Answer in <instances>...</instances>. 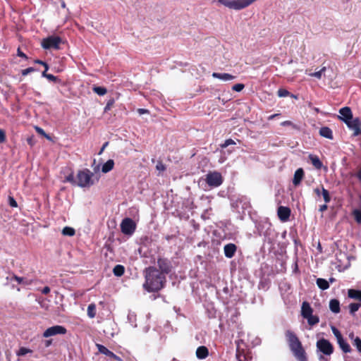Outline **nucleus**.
Returning <instances> with one entry per match:
<instances>
[{"instance_id":"obj_58","label":"nucleus","mask_w":361,"mask_h":361,"mask_svg":"<svg viewBox=\"0 0 361 361\" xmlns=\"http://www.w3.org/2000/svg\"><path fill=\"white\" fill-rule=\"evenodd\" d=\"M349 338H351V339H353V340H354V339H355V338H354V334H353V333H350V334H349Z\"/></svg>"},{"instance_id":"obj_10","label":"nucleus","mask_w":361,"mask_h":361,"mask_svg":"<svg viewBox=\"0 0 361 361\" xmlns=\"http://www.w3.org/2000/svg\"><path fill=\"white\" fill-rule=\"evenodd\" d=\"M66 329L63 326L56 325L47 329L43 333V337L49 338L59 334H65Z\"/></svg>"},{"instance_id":"obj_36","label":"nucleus","mask_w":361,"mask_h":361,"mask_svg":"<svg viewBox=\"0 0 361 361\" xmlns=\"http://www.w3.org/2000/svg\"><path fill=\"white\" fill-rule=\"evenodd\" d=\"M322 195L323 198L326 203H328L330 202L331 198H330L329 192L324 188H322Z\"/></svg>"},{"instance_id":"obj_59","label":"nucleus","mask_w":361,"mask_h":361,"mask_svg":"<svg viewBox=\"0 0 361 361\" xmlns=\"http://www.w3.org/2000/svg\"><path fill=\"white\" fill-rule=\"evenodd\" d=\"M357 177H358L359 180L361 181V170L358 172Z\"/></svg>"},{"instance_id":"obj_2","label":"nucleus","mask_w":361,"mask_h":361,"mask_svg":"<svg viewBox=\"0 0 361 361\" xmlns=\"http://www.w3.org/2000/svg\"><path fill=\"white\" fill-rule=\"evenodd\" d=\"M93 173L88 169L79 171L75 177L73 174L67 176L65 180L80 188L90 187L94 184Z\"/></svg>"},{"instance_id":"obj_46","label":"nucleus","mask_w":361,"mask_h":361,"mask_svg":"<svg viewBox=\"0 0 361 361\" xmlns=\"http://www.w3.org/2000/svg\"><path fill=\"white\" fill-rule=\"evenodd\" d=\"M9 204L13 207H17V203H16V200L11 197H9Z\"/></svg>"},{"instance_id":"obj_53","label":"nucleus","mask_w":361,"mask_h":361,"mask_svg":"<svg viewBox=\"0 0 361 361\" xmlns=\"http://www.w3.org/2000/svg\"><path fill=\"white\" fill-rule=\"evenodd\" d=\"M51 340H47L45 341V346L46 347H49L51 344Z\"/></svg>"},{"instance_id":"obj_47","label":"nucleus","mask_w":361,"mask_h":361,"mask_svg":"<svg viewBox=\"0 0 361 361\" xmlns=\"http://www.w3.org/2000/svg\"><path fill=\"white\" fill-rule=\"evenodd\" d=\"M137 112L140 115H142V114H149V111L147 109H137Z\"/></svg>"},{"instance_id":"obj_20","label":"nucleus","mask_w":361,"mask_h":361,"mask_svg":"<svg viewBox=\"0 0 361 361\" xmlns=\"http://www.w3.org/2000/svg\"><path fill=\"white\" fill-rule=\"evenodd\" d=\"M329 308L334 313H338L340 312V302L336 299H332L329 302Z\"/></svg>"},{"instance_id":"obj_6","label":"nucleus","mask_w":361,"mask_h":361,"mask_svg":"<svg viewBox=\"0 0 361 361\" xmlns=\"http://www.w3.org/2000/svg\"><path fill=\"white\" fill-rule=\"evenodd\" d=\"M205 180L210 187L216 188L222 184L223 177L218 171H211L206 175Z\"/></svg>"},{"instance_id":"obj_39","label":"nucleus","mask_w":361,"mask_h":361,"mask_svg":"<svg viewBox=\"0 0 361 361\" xmlns=\"http://www.w3.org/2000/svg\"><path fill=\"white\" fill-rule=\"evenodd\" d=\"M353 345L356 346L359 352H361V339L360 338H355Z\"/></svg>"},{"instance_id":"obj_43","label":"nucleus","mask_w":361,"mask_h":361,"mask_svg":"<svg viewBox=\"0 0 361 361\" xmlns=\"http://www.w3.org/2000/svg\"><path fill=\"white\" fill-rule=\"evenodd\" d=\"M35 71V69L32 67L30 68H27L26 69H24L22 71V74L23 75H27V74L32 73V72H34Z\"/></svg>"},{"instance_id":"obj_30","label":"nucleus","mask_w":361,"mask_h":361,"mask_svg":"<svg viewBox=\"0 0 361 361\" xmlns=\"http://www.w3.org/2000/svg\"><path fill=\"white\" fill-rule=\"evenodd\" d=\"M75 229L68 226L64 227L62 230V234L64 235L73 236L75 235Z\"/></svg>"},{"instance_id":"obj_16","label":"nucleus","mask_w":361,"mask_h":361,"mask_svg":"<svg viewBox=\"0 0 361 361\" xmlns=\"http://www.w3.org/2000/svg\"><path fill=\"white\" fill-rule=\"evenodd\" d=\"M304 177V171L302 169H297L294 173L293 183L296 186L298 185Z\"/></svg>"},{"instance_id":"obj_49","label":"nucleus","mask_w":361,"mask_h":361,"mask_svg":"<svg viewBox=\"0 0 361 361\" xmlns=\"http://www.w3.org/2000/svg\"><path fill=\"white\" fill-rule=\"evenodd\" d=\"M46 78L51 81H55L56 80V78L51 74H47V75H46Z\"/></svg>"},{"instance_id":"obj_8","label":"nucleus","mask_w":361,"mask_h":361,"mask_svg":"<svg viewBox=\"0 0 361 361\" xmlns=\"http://www.w3.org/2000/svg\"><path fill=\"white\" fill-rule=\"evenodd\" d=\"M317 348L326 355H331L334 351L332 344L324 338L319 339L317 342Z\"/></svg>"},{"instance_id":"obj_31","label":"nucleus","mask_w":361,"mask_h":361,"mask_svg":"<svg viewBox=\"0 0 361 361\" xmlns=\"http://www.w3.org/2000/svg\"><path fill=\"white\" fill-rule=\"evenodd\" d=\"M87 314L89 317L94 318L96 315V306L94 304H90L87 307Z\"/></svg>"},{"instance_id":"obj_62","label":"nucleus","mask_w":361,"mask_h":361,"mask_svg":"<svg viewBox=\"0 0 361 361\" xmlns=\"http://www.w3.org/2000/svg\"><path fill=\"white\" fill-rule=\"evenodd\" d=\"M237 358L238 359V361L243 360V358H241V356L240 355H237Z\"/></svg>"},{"instance_id":"obj_34","label":"nucleus","mask_w":361,"mask_h":361,"mask_svg":"<svg viewBox=\"0 0 361 361\" xmlns=\"http://www.w3.org/2000/svg\"><path fill=\"white\" fill-rule=\"evenodd\" d=\"M360 306H361V305L360 303L350 304V305H349L350 312L351 314H354L355 312H357L359 310Z\"/></svg>"},{"instance_id":"obj_26","label":"nucleus","mask_w":361,"mask_h":361,"mask_svg":"<svg viewBox=\"0 0 361 361\" xmlns=\"http://www.w3.org/2000/svg\"><path fill=\"white\" fill-rule=\"evenodd\" d=\"M317 285L322 290H326L329 287V282L324 279H317Z\"/></svg>"},{"instance_id":"obj_42","label":"nucleus","mask_w":361,"mask_h":361,"mask_svg":"<svg viewBox=\"0 0 361 361\" xmlns=\"http://www.w3.org/2000/svg\"><path fill=\"white\" fill-rule=\"evenodd\" d=\"M244 87L245 86L243 84L238 83L232 87V90L236 92H240L241 90H243Z\"/></svg>"},{"instance_id":"obj_44","label":"nucleus","mask_w":361,"mask_h":361,"mask_svg":"<svg viewBox=\"0 0 361 361\" xmlns=\"http://www.w3.org/2000/svg\"><path fill=\"white\" fill-rule=\"evenodd\" d=\"M235 142L231 139H228L225 141V142L222 145V147L225 148L231 145H234Z\"/></svg>"},{"instance_id":"obj_56","label":"nucleus","mask_w":361,"mask_h":361,"mask_svg":"<svg viewBox=\"0 0 361 361\" xmlns=\"http://www.w3.org/2000/svg\"><path fill=\"white\" fill-rule=\"evenodd\" d=\"M282 125L283 126L290 125V121H284L282 123Z\"/></svg>"},{"instance_id":"obj_5","label":"nucleus","mask_w":361,"mask_h":361,"mask_svg":"<svg viewBox=\"0 0 361 361\" xmlns=\"http://www.w3.org/2000/svg\"><path fill=\"white\" fill-rule=\"evenodd\" d=\"M313 310L310 304L307 302H303L301 307L302 316L307 320L310 325L313 326L317 324L319 321V317L312 314Z\"/></svg>"},{"instance_id":"obj_52","label":"nucleus","mask_w":361,"mask_h":361,"mask_svg":"<svg viewBox=\"0 0 361 361\" xmlns=\"http://www.w3.org/2000/svg\"><path fill=\"white\" fill-rule=\"evenodd\" d=\"M326 209H327V205H326V204H323V205H321V206L319 207V211H320V212H324V211H325Z\"/></svg>"},{"instance_id":"obj_41","label":"nucleus","mask_w":361,"mask_h":361,"mask_svg":"<svg viewBox=\"0 0 361 361\" xmlns=\"http://www.w3.org/2000/svg\"><path fill=\"white\" fill-rule=\"evenodd\" d=\"M354 217L357 222L361 224V211L360 210H355L353 212Z\"/></svg>"},{"instance_id":"obj_19","label":"nucleus","mask_w":361,"mask_h":361,"mask_svg":"<svg viewBox=\"0 0 361 361\" xmlns=\"http://www.w3.org/2000/svg\"><path fill=\"white\" fill-rule=\"evenodd\" d=\"M309 159L311 161L312 164L317 169H320L322 168L323 164L319 157L314 154H310Z\"/></svg>"},{"instance_id":"obj_50","label":"nucleus","mask_w":361,"mask_h":361,"mask_svg":"<svg viewBox=\"0 0 361 361\" xmlns=\"http://www.w3.org/2000/svg\"><path fill=\"white\" fill-rule=\"evenodd\" d=\"M18 56H20V57L25 58V59H26V58H27L26 55H25L24 53H23V52L20 50V49H18Z\"/></svg>"},{"instance_id":"obj_40","label":"nucleus","mask_w":361,"mask_h":361,"mask_svg":"<svg viewBox=\"0 0 361 361\" xmlns=\"http://www.w3.org/2000/svg\"><path fill=\"white\" fill-rule=\"evenodd\" d=\"M289 95V92L285 89H279L278 90V96L279 97H284Z\"/></svg>"},{"instance_id":"obj_7","label":"nucleus","mask_w":361,"mask_h":361,"mask_svg":"<svg viewBox=\"0 0 361 361\" xmlns=\"http://www.w3.org/2000/svg\"><path fill=\"white\" fill-rule=\"evenodd\" d=\"M61 42V39L56 36H51L44 39L42 41V47L44 49H59V44Z\"/></svg>"},{"instance_id":"obj_1","label":"nucleus","mask_w":361,"mask_h":361,"mask_svg":"<svg viewBox=\"0 0 361 361\" xmlns=\"http://www.w3.org/2000/svg\"><path fill=\"white\" fill-rule=\"evenodd\" d=\"M145 279L144 287L149 292L157 291L163 287L164 275L155 268L149 267L146 269Z\"/></svg>"},{"instance_id":"obj_12","label":"nucleus","mask_w":361,"mask_h":361,"mask_svg":"<svg viewBox=\"0 0 361 361\" xmlns=\"http://www.w3.org/2000/svg\"><path fill=\"white\" fill-rule=\"evenodd\" d=\"M96 347L97 348L98 351L100 353L105 355L109 357L114 358L118 361H121V358L119 357H118L116 355H115L113 352L110 351L105 346H104L101 344L97 343Z\"/></svg>"},{"instance_id":"obj_60","label":"nucleus","mask_w":361,"mask_h":361,"mask_svg":"<svg viewBox=\"0 0 361 361\" xmlns=\"http://www.w3.org/2000/svg\"><path fill=\"white\" fill-rule=\"evenodd\" d=\"M260 342L259 339V338H256V341H255V345H257L259 344Z\"/></svg>"},{"instance_id":"obj_17","label":"nucleus","mask_w":361,"mask_h":361,"mask_svg":"<svg viewBox=\"0 0 361 361\" xmlns=\"http://www.w3.org/2000/svg\"><path fill=\"white\" fill-rule=\"evenodd\" d=\"M209 351L205 346H200L196 350V356L199 359H204L208 356Z\"/></svg>"},{"instance_id":"obj_54","label":"nucleus","mask_w":361,"mask_h":361,"mask_svg":"<svg viewBox=\"0 0 361 361\" xmlns=\"http://www.w3.org/2000/svg\"><path fill=\"white\" fill-rule=\"evenodd\" d=\"M314 192L317 195H319L322 192V190H320L319 188H316L314 189Z\"/></svg>"},{"instance_id":"obj_18","label":"nucleus","mask_w":361,"mask_h":361,"mask_svg":"<svg viewBox=\"0 0 361 361\" xmlns=\"http://www.w3.org/2000/svg\"><path fill=\"white\" fill-rule=\"evenodd\" d=\"M236 247L233 244H228L224 247V254L227 257H232L235 252Z\"/></svg>"},{"instance_id":"obj_21","label":"nucleus","mask_w":361,"mask_h":361,"mask_svg":"<svg viewBox=\"0 0 361 361\" xmlns=\"http://www.w3.org/2000/svg\"><path fill=\"white\" fill-rule=\"evenodd\" d=\"M319 134L321 136L328 138L333 139V134L331 130L328 127H323L319 130Z\"/></svg>"},{"instance_id":"obj_55","label":"nucleus","mask_w":361,"mask_h":361,"mask_svg":"<svg viewBox=\"0 0 361 361\" xmlns=\"http://www.w3.org/2000/svg\"><path fill=\"white\" fill-rule=\"evenodd\" d=\"M279 116V114H276L271 115V116L268 118V119H269V120H272L274 118H275V117H276V116Z\"/></svg>"},{"instance_id":"obj_61","label":"nucleus","mask_w":361,"mask_h":361,"mask_svg":"<svg viewBox=\"0 0 361 361\" xmlns=\"http://www.w3.org/2000/svg\"><path fill=\"white\" fill-rule=\"evenodd\" d=\"M237 358L238 359V361L243 360V358H241V356L240 355H237Z\"/></svg>"},{"instance_id":"obj_45","label":"nucleus","mask_w":361,"mask_h":361,"mask_svg":"<svg viewBox=\"0 0 361 361\" xmlns=\"http://www.w3.org/2000/svg\"><path fill=\"white\" fill-rule=\"evenodd\" d=\"M6 140V135L3 130L0 129V143L4 142Z\"/></svg>"},{"instance_id":"obj_13","label":"nucleus","mask_w":361,"mask_h":361,"mask_svg":"<svg viewBox=\"0 0 361 361\" xmlns=\"http://www.w3.org/2000/svg\"><path fill=\"white\" fill-rule=\"evenodd\" d=\"M339 118L342 121H343L345 123L348 122V121L351 120L353 118V114L352 111L350 108L348 107H343L341 108L339 110Z\"/></svg>"},{"instance_id":"obj_14","label":"nucleus","mask_w":361,"mask_h":361,"mask_svg":"<svg viewBox=\"0 0 361 361\" xmlns=\"http://www.w3.org/2000/svg\"><path fill=\"white\" fill-rule=\"evenodd\" d=\"M290 214V210L288 207L281 206L278 209L279 218L282 221H286Z\"/></svg>"},{"instance_id":"obj_28","label":"nucleus","mask_w":361,"mask_h":361,"mask_svg":"<svg viewBox=\"0 0 361 361\" xmlns=\"http://www.w3.org/2000/svg\"><path fill=\"white\" fill-rule=\"evenodd\" d=\"M16 281L19 284H23V285H27L29 284L30 283L25 280L24 278L23 277H19V276H17L16 275H13L11 276V281Z\"/></svg>"},{"instance_id":"obj_9","label":"nucleus","mask_w":361,"mask_h":361,"mask_svg":"<svg viewBox=\"0 0 361 361\" xmlns=\"http://www.w3.org/2000/svg\"><path fill=\"white\" fill-rule=\"evenodd\" d=\"M135 222L129 218L123 219L121 224V231L126 235H132L135 230Z\"/></svg>"},{"instance_id":"obj_27","label":"nucleus","mask_w":361,"mask_h":361,"mask_svg":"<svg viewBox=\"0 0 361 361\" xmlns=\"http://www.w3.org/2000/svg\"><path fill=\"white\" fill-rule=\"evenodd\" d=\"M159 269L161 270V274L169 271V266L166 262L162 259L158 261Z\"/></svg>"},{"instance_id":"obj_23","label":"nucleus","mask_w":361,"mask_h":361,"mask_svg":"<svg viewBox=\"0 0 361 361\" xmlns=\"http://www.w3.org/2000/svg\"><path fill=\"white\" fill-rule=\"evenodd\" d=\"M339 347L344 353H350L351 350L349 344L343 338L337 341Z\"/></svg>"},{"instance_id":"obj_38","label":"nucleus","mask_w":361,"mask_h":361,"mask_svg":"<svg viewBox=\"0 0 361 361\" xmlns=\"http://www.w3.org/2000/svg\"><path fill=\"white\" fill-rule=\"evenodd\" d=\"M35 128L36 131H37L39 134H40V135H43V136H44V137H45L47 140H51L50 136H49V135H48L44 132V130L42 128H39V127H37V126H35Z\"/></svg>"},{"instance_id":"obj_63","label":"nucleus","mask_w":361,"mask_h":361,"mask_svg":"<svg viewBox=\"0 0 361 361\" xmlns=\"http://www.w3.org/2000/svg\"><path fill=\"white\" fill-rule=\"evenodd\" d=\"M61 6H62V7H65V3H64V2H63V3L61 4Z\"/></svg>"},{"instance_id":"obj_33","label":"nucleus","mask_w":361,"mask_h":361,"mask_svg":"<svg viewBox=\"0 0 361 361\" xmlns=\"http://www.w3.org/2000/svg\"><path fill=\"white\" fill-rule=\"evenodd\" d=\"M93 91L100 96L104 95L106 93V89L102 87H94Z\"/></svg>"},{"instance_id":"obj_37","label":"nucleus","mask_w":361,"mask_h":361,"mask_svg":"<svg viewBox=\"0 0 361 361\" xmlns=\"http://www.w3.org/2000/svg\"><path fill=\"white\" fill-rule=\"evenodd\" d=\"M35 63H39V64H43V66L44 67V71L42 73V76L46 78V75H47V71L49 69L48 65L46 63H44V62H43V61H42L40 60H36Z\"/></svg>"},{"instance_id":"obj_25","label":"nucleus","mask_w":361,"mask_h":361,"mask_svg":"<svg viewBox=\"0 0 361 361\" xmlns=\"http://www.w3.org/2000/svg\"><path fill=\"white\" fill-rule=\"evenodd\" d=\"M348 295L350 298L361 300V290L349 289Z\"/></svg>"},{"instance_id":"obj_57","label":"nucleus","mask_w":361,"mask_h":361,"mask_svg":"<svg viewBox=\"0 0 361 361\" xmlns=\"http://www.w3.org/2000/svg\"><path fill=\"white\" fill-rule=\"evenodd\" d=\"M108 145V143H107V142H106V143L103 145V147H102V149H101V151H100V153H102V151L104 149V148L106 147V145Z\"/></svg>"},{"instance_id":"obj_48","label":"nucleus","mask_w":361,"mask_h":361,"mask_svg":"<svg viewBox=\"0 0 361 361\" xmlns=\"http://www.w3.org/2000/svg\"><path fill=\"white\" fill-rule=\"evenodd\" d=\"M156 168L159 171H164L165 169L164 166L161 163H158Z\"/></svg>"},{"instance_id":"obj_32","label":"nucleus","mask_w":361,"mask_h":361,"mask_svg":"<svg viewBox=\"0 0 361 361\" xmlns=\"http://www.w3.org/2000/svg\"><path fill=\"white\" fill-rule=\"evenodd\" d=\"M326 71V67L322 68L319 71L310 73V75L320 79Z\"/></svg>"},{"instance_id":"obj_15","label":"nucleus","mask_w":361,"mask_h":361,"mask_svg":"<svg viewBox=\"0 0 361 361\" xmlns=\"http://www.w3.org/2000/svg\"><path fill=\"white\" fill-rule=\"evenodd\" d=\"M212 77L224 82L233 80L235 78L234 75L226 73H213Z\"/></svg>"},{"instance_id":"obj_24","label":"nucleus","mask_w":361,"mask_h":361,"mask_svg":"<svg viewBox=\"0 0 361 361\" xmlns=\"http://www.w3.org/2000/svg\"><path fill=\"white\" fill-rule=\"evenodd\" d=\"M32 350L26 347H20L18 351H16V354L18 357H23L28 354H32Z\"/></svg>"},{"instance_id":"obj_3","label":"nucleus","mask_w":361,"mask_h":361,"mask_svg":"<svg viewBox=\"0 0 361 361\" xmlns=\"http://www.w3.org/2000/svg\"><path fill=\"white\" fill-rule=\"evenodd\" d=\"M287 337L290 348L298 361H307V357L301 343L298 338L292 333L288 332Z\"/></svg>"},{"instance_id":"obj_29","label":"nucleus","mask_w":361,"mask_h":361,"mask_svg":"<svg viewBox=\"0 0 361 361\" xmlns=\"http://www.w3.org/2000/svg\"><path fill=\"white\" fill-rule=\"evenodd\" d=\"M113 272L115 276H121L124 273V267L122 266V265H116L114 269H113Z\"/></svg>"},{"instance_id":"obj_11","label":"nucleus","mask_w":361,"mask_h":361,"mask_svg":"<svg viewBox=\"0 0 361 361\" xmlns=\"http://www.w3.org/2000/svg\"><path fill=\"white\" fill-rule=\"evenodd\" d=\"M345 123L349 128L353 130L354 135H358L361 133V122L358 118H352Z\"/></svg>"},{"instance_id":"obj_4","label":"nucleus","mask_w":361,"mask_h":361,"mask_svg":"<svg viewBox=\"0 0 361 361\" xmlns=\"http://www.w3.org/2000/svg\"><path fill=\"white\" fill-rule=\"evenodd\" d=\"M257 0H218V3L221 5L232 10H243Z\"/></svg>"},{"instance_id":"obj_51","label":"nucleus","mask_w":361,"mask_h":361,"mask_svg":"<svg viewBox=\"0 0 361 361\" xmlns=\"http://www.w3.org/2000/svg\"><path fill=\"white\" fill-rule=\"evenodd\" d=\"M42 293L44 294H47L50 292V288L48 287V286H45L42 290Z\"/></svg>"},{"instance_id":"obj_35","label":"nucleus","mask_w":361,"mask_h":361,"mask_svg":"<svg viewBox=\"0 0 361 361\" xmlns=\"http://www.w3.org/2000/svg\"><path fill=\"white\" fill-rule=\"evenodd\" d=\"M331 329L332 333L336 338L337 341L341 340V338H343V336H342L341 332L335 326H331Z\"/></svg>"},{"instance_id":"obj_22","label":"nucleus","mask_w":361,"mask_h":361,"mask_svg":"<svg viewBox=\"0 0 361 361\" xmlns=\"http://www.w3.org/2000/svg\"><path fill=\"white\" fill-rule=\"evenodd\" d=\"M114 166V161L112 159H109L106 163L102 165V171L104 173L111 171Z\"/></svg>"}]
</instances>
